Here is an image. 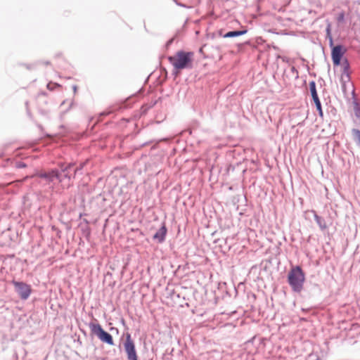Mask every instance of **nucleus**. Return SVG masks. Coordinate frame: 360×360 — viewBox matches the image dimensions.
I'll return each mask as SVG.
<instances>
[{"label": "nucleus", "mask_w": 360, "mask_h": 360, "mask_svg": "<svg viewBox=\"0 0 360 360\" xmlns=\"http://www.w3.org/2000/svg\"><path fill=\"white\" fill-rule=\"evenodd\" d=\"M194 54L193 52L180 51L168 58L169 61L176 70L193 68Z\"/></svg>", "instance_id": "nucleus-1"}, {"label": "nucleus", "mask_w": 360, "mask_h": 360, "mask_svg": "<svg viewBox=\"0 0 360 360\" xmlns=\"http://www.w3.org/2000/svg\"><path fill=\"white\" fill-rule=\"evenodd\" d=\"M288 281L294 291L300 292L302 290L305 276L300 266H297L290 269Z\"/></svg>", "instance_id": "nucleus-2"}, {"label": "nucleus", "mask_w": 360, "mask_h": 360, "mask_svg": "<svg viewBox=\"0 0 360 360\" xmlns=\"http://www.w3.org/2000/svg\"><path fill=\"white\" fill-rule=\"evenodd\" d=\"M91 332L96 335L101 341L110 345H113V338L112 335L105 331L98 323L91 322L89 325Z\"/></svg>", "instance_id": "nucleus-3"}, {"label": "nucleus", "mask_w": 360, "mask_h": 360, "mask_svg": "<svg viewBox=\"0 0 360 360\" xmlns=\"http://www.w3.org/2000/svg\"><path fill=\"white\" fill-rule=\"evenodd\" d=\"M124 347L127 356V360H138V355L135 349V345L129 334H127L126 336Z\"/></svg>", "instance_id": "nucleus-4"}, {"label": "nucleus", "mask_w": 360, "mask_h": 360, "mask_svg": "<svg viewBox=\"0 0 360 360\" xmlns=\"http://www.w3.org/2000/svg\"><path fill=\"white\" fill-rule=\"evenodd\" d=\"M13 285L22 300H27L32 292L31 286L25 283L13 281Z\"/></svg>", "instance_id": "nucleus-5"}, {"label": "nucleus", "mask_w": 360, "mask_h": 360, "mask_svg": "<svg viewBox=\"0 0 360 360\" xmlns=\"http://www.w3.org/2000/svg\"><path fill=\"white\" fill-rule=\"evenodd\" d=\"M345 52L346 49L343 46L338 45L333 48L331 56L334 65L337 66L340 64V60Z\"/></svg>", "instance_id": "nucleus-6"}, {"label": "nucleus", "mask_w": 360, "mask_h": 360, "mask_svg": "<svg viewBox=\"0 0 360 360\" xmlns=\"http://www.w3.org/2000/svg\"><path fill=\"white\" fill-rule=\"evenodd\" d=\"M167 234V228L165 224L157 231L153 236V238L157 240L159 243H162L165 240Z\"/></svg>", "instance_id": "nucleus-7"}, {"label": "nucleus", "mask_w": 360, "mask_h": 360, "mask_svg": "<svg viewBox=\"0 0 360 360\" xmlns=\"http://www.w3.org/2000/svg\"><path fill=\"white\" fill-rule=\"evenodd\" d=\"M39 177L48 179L49 181H52L54 178H58V172L56 170H52L49 173H41Z\"/></svg>", "instance_id": "nucleus-8"}, {"label": "nucleus", "mask_w": 360, "mask_h": 360, "mask_svg": "<svg viewBox=\"0 0 360 360\" xmlns=\"http://www.w3.org/2000/svg\"><path fill=\"white\" fill-rule=\"evenodd\" d=\"M247 32V30H243V31H231L229 32L226 34L224 35V38H229V37H238L240 35H243Z\"/></svg>", "instance_id": "nucleus-9"}, {"label": "nucleus", "mask_w": 360, "mask_h": 360, "mask_svg": "<svg viewBox=\"0 0 360 360\" xmlns=\"http://www.w3.org/2000/svg\"><path fill=\"white\" fill-rule=\"evenodd\" d=\"M309 87H310V91H311L313 100L315 99V98H319L317 92H316V85H315V83L314 82H311L309 84Z\"/></svg>", "instance_id": "nucleus-10"}, {"label": "nucleus", "mask_w": 360, "mask_h": 360, "mask_svg": "<svg viewBox=\"0 0 360 360\" xmlns=\"http://www.w3.org/2000/svg\"><path fill=\"white\" fill-rule=\"evenodd\" d=\"M315 220L322 230L327 229L326 222L320 217L315 215Z\"/></svg>", "instance_id": "nucleus-11"}, {"label": "nucleus", "mask_w": 360, "mask_h": 360, "mask_svg": "<svg viewBox=\"0 0 360 360\" xmlns=\"http://www.w3.org/2000/svg\"><path fill=\"white\" fill-rule=\"evenodd\" d=\"M352 134L355 141L360 145V131L358 129H354Z\"/></svg>", "instance_id": "nucleus-12"}, {"label": "nucleus", "mask_w": 360, "mask_h": 360, "mask_svg": "<svg viewBox=\"0 0 360 360\" xmlns=\"http://www.w3.org/2000/svg\"><path fill=\"white\" fill-rule=\"evenodd\" d=\"M314 103L316 104V109L319 112L320 115L322 116L323 115V112H322L321 105V102L319 101V98H315V99H314Z\"/></svg>", "instance_id": "nucleus-13"}, {"label": "nucleus", "mask_w": 360, "mask_h": 360, "mask_svg": "<svg viewBox=\"0 0 360 360\" xmlns=\"http://www.w3.org/2000/svg\"><path fill=\"white\" fill-rule=\"evenodd\" d=\"M25 164L22 162H19L17 163V167L19 168L25 167Z\"/></svg>", "instance_id": "nucleus-14"}, {"label": "nucleus", "mask_w": 360, "mask_h": 360, "mask_svg": "<svg viewBox=\"0 0 360 360\" xmlns=\"http://www.w3.org/2000/svg\"><path fill=\"white\" fill-rule=\"evenodd\" d=\"M344 16H345V15H344V13H340V14L339 15V16H338V20H339V21L342 20L344 19Z\"/></svg>", "instance_id": "nucleus-15"}, {"label": "nucleus", "mask_w": 360, "mask_h": 360, "mask_svg": "<svg viewBox=\"0 0 360 360\" xmlns=\"http://www.w3.org/2000/svg\"><path fill=\"white\" fill-rule=\"evenodd\" d=\"M175 2H177V0H174Z\"/></svg>", "instance_id": "nucleus-16"}]
</instances>
